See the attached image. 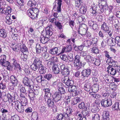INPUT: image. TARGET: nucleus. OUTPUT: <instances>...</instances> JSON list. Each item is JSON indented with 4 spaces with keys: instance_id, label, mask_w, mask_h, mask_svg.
Here are the masks:
<instances>
[{
    "instance_id": "5701e85b",
    "label": "nucleus",
    "mask_w": 120,
    "mask_h": 120,
    "mask_svg": "<svg viewBox=\"0 0 120 120\" xmlns=\"http://www.w3.org/2000/svg\"><path fill=\"white\" fill-rule=\"evenodd\" d=\"M46 68L43 65L40 66L38 68V70H39V72L40 74H44L46 71Z\"/></svg>"
},
{
    "instance_id": "a211bd4d",
    "label": "nucleus",
    "mask_w": 120,
    "mask_h": 120,
    "mask_svg": "<svg viewBox=\"0 0 120 120\" xmlns=\"http://www.w3.org/2000/svg\"><path fill=\"white\" fill-rule=\"evenodd\" d=\"M21 45V43H18L15 45L14 43H12L10 47L13 50L15 51L18 52L19 50L20 46Z\"/></svg>"
},
{
    "instance_id": "4468645a",
    "label": "nucleus",
    "mask_w": 120,
    "mask_h": 120,
    "mask_svg": "<svg viewBox=\"0 0 120 120\" xmlns=\"http://www.w3.org/2000/svg\"><path fill=\"white\" fill-rule=\"evenodd\" d=\"M11 82L14 86H16L18 83V80L16 77L12 75L10 77Z\"/></svg>"
},
{
    "instance_id": "e2e57ef3",
    "label": "nucleus",
    "mask_w": 120,
    "mask_h": 120,
    "mask_svg": "<svg viewBox=\"0 0 120 120\" xmlns=\"http://www.w3.org/2000/svg\"><path fill=\"white\" fill-rule=\"evenodd\" d=\"M12 60L13 62V65L15 67L17 68V67H19V64L17 63V61L14 59H13Z\"/></svg>"
},
{
    "instance_id": "ddd939ff",
    "label": "nucleus",
    "mask_w": 120,
    "mask_h": 120,
    "mask_svg": "<svg viewBox=\"0 0 120 120\" xmlns=\"http://www.w3.org/2000/svg\"><path fill=\"white\" fill-rule=\"evenodd\" d=\"M46 21L45 20H40L38 22L36 23V25L37 27V29H42L44 28L43 25L46 23Z\"/></svg>"
},
{
    "instance_id": "7c9ffc66",
    "label": "nucleus",
    "mask_w": 120,
    "mask_h": 120,
    "mask_svg": "<svg viewBox=\"0 0 120 120\" xmlns=\"http://www.w3.org/2000/svg\"><path fill=\"white\" fill-rule=\"evenodd\" d=\"M91 85L90 83L87 82L84 85L83 89L87 92L89 91L91 89Z\"/></svg>"
},
{
    "instance_id": "7ed1b4c3",
    "label": "nucleus",
    "mask_w": 120,
    "mask_h": 120,
    "mask_svg": "<svg viewBox=\"0 0 120 120\" xmlns=\"http://www.w3.org/2000/svg\"><path fill=\"white\" fill-rule=\"evenodd\" d=\"M27 12L29 16L32 19H34L38 15V10L35 7H33L32 9H29Z\"/></svg>"
},
{
    "instance_id": "473e14b6",
    "label": "nucleus",
    "mask_w": 120,
    "mask_h": 120,
    "mask_svg": "<svg viewBox=\"0 0 120 120\" xmlns=\"http://www.w3.org/2000/svg\"><path fill=\"white\" fill-rule=\"evenodd\" d=\"M28 6L30 7H35L37 6L36 2L34 1L30 0L28 2Z\"/></svg>"
},
{
    "instance_id": "ea45409f",
    "label": "nucleus",
    "mask_w": 120,
    "mask_h": 120,
    "mask_svg": "<svg viewBox=\"0 0 120 120\" xmlns=\"http://www.w3.org/2000/svg\"><path fill=\"white\" fill-rule=\"evenodd\" d=\"M99 111V109L96 105H95L92 106L91 109V111L92 112L94 113L98 112Z\"/></svg>"
},
{
    "instance_id": "0eeeda50",
    "label": "nucleus",
    "mask_w": 120,
    "mask_h": 120,
    "mask_svg": "<svg viewBox=\"0 0 120 120\" xmlns=\"http://www.w3.org/2000/svg\"><path fill=\"white\" fill-rule=\"evenodd\" d=\"M22 82L25 85L30 87H31L33 83L31 79L25 76L23 78Z\"/></svg>"
},
{
    "instance_id": "393cba45",
    "label": "nucleus",
    "mask_w": 120,
    "mask_h": 120,
    "mask_svg": "<svg viewBox=\"0 0 120 120\" xmlns=\"http://www.w3.org/2000/svg\"><path fill=\"white\" fill-rule=\"evenodd\" d=\"M52 69L53 71L55 74H59L60 71L59 68L56 64H54L53 65L52 67Z\"/></svg>"
},
{
    "instance_id": "4be33fe9",
    "label": "nucleus",
    "mask_w": 120,
    "mask_h": 120,
    "mask_svg": "<svg viewBox=\"0 0 120 120\" xmlns=\"http://www.w3.org/2000/svg\"><path fill=\"white\" fill-rule=\"evenodd\" d=\"M19 49H20V50L22 52V53L25 52L26 53L28 54L27 48L24 44H21Z\"/></svg>"
},
{
    "instance_id": "bb28decb",
    "label": "nucleus",
    "mask_w": 120,
    "mask_h": 120,
    "mask_svg": "<svg viewBox=\"0 0 120 120\" xmlns=\"http://www.w3.org/2000/svg\"><path fill=\"white\" fill-rule=\"evenodd\" d=\"M86 7L83 5L80 6L79 10L81 14H84L86 11Z\"/></svg>"
},
{
    "instance_id": "f704fd0d",
    "label": "nucleus",
    "mask_w": 120,
    "mask_h": 120,
    "mask_svg": "<svg viewBox=\"0 0 120 120\" xmlns=\"http://www.w3.org/2000/svg\"><path fill=\"white\" fill-rule=\"evenodd\" d=\"M40 112L42 113L45 112L47 110L46 107L45 105L41 104L39 107Z\"/></svg>"
},
{
    "instance_id": "8fccbe9b",
    "label": "nucleus",
    "mask_w": 120,
    "mask_h": 120,
    "mask_svg": "<svg viewBox=\"0 0 120 120\" xmlns=\"http://www.w3.org/2000/svg\"><path fill=\"white\" fill-rule=\"evenodd\" d=\"M111 38H112V39L110 40V41L109 40H108V43H110L111 45H112L114 46L116 44L115 38H112V37Z\"/></svg>"
},
{
    "instance_id": "cd10ccee",
    "label": "nucleus",
    "mask_w": 120,
    "mask_h": 120,
    "mask_svg": "<svg viewBox=\"0 0 120 120\" xmlns=\"http://www.w3.org/2000/svg\"><path fill=\"white\" fill-rule=\"evenodd\" d=\"M89 26L92 27L94 30H96L98 28L97 25L96 23L93 21H90L89 22Z\"/></svg>"
},
{
    "instance_id": "58836bf2",
    "label": "nucleus",
    "mask_w": 120,
    "mask_h": 120,
    "mask_svg": "<svg viewBox=\"0 0 120 120\" xmlns=\"http://www.w3.org/2000/svg\"><path fill=\"white\" fill-rule=\"evenodd\" d=\"M81 99L78 98H76L73 99V100L72 102V106L77 104L80 101Z\"/></svg>"
},
{
    "instance_id": "37998d69",
    "label": "nucleus",
    "mask_w": 120,
    "mask_h": 120,
    "mask_svg": "<svg viewBox=\"0 0 120 120\" xmlns=\"http://www.w3.org/2000/svg\"><path fill=\"white\" fill-rule=\"evenodd\" d=\"M101 28V29L105 31L107 30H108V29H109V28L108 27L107 24L105 22H104L103 23L102 25Z\"/></svg>"
},
{
    "instance_id": "c85d7f7f",
    "label": "nucleus",
    "mask_w": 120,
    "mask_h": 120,
    "mask_svg": "<svg viewBox=\"0 0 120 120\" xmlns=\"http://www.w3.org/2000/svg\"><path fill=\"white\" fill-rule=\"evenodd\" d=\"M112 57L110 58V59H107V61H109V64L111 65L110 66H117L116 64L117 62L116 61L113 60L112 59Z\"/></svg>"
},
{
    "instance_id": "4c0bfd02",
    "label": "nucleus",
    "mask_w": 120,
    "mask_h": 120,
    "mask_svg": "<svg viewBox=\"0 0 120 120\" xmlns=\"http://www.w3.org/2000/svg\"><path fill=\"white\" fill-rule=\"evenodd\" d=\"M28 54L26 53H22L20 56L22 60L24 61H26L28 59Z\"/></svg>"
},
{
    "instance_id": "412c9836",
    "label": "nucleus",
    "mask_w": 120,
    "mask_h": 120,
    "mask_svg": "<svg viewBox=\"0 0 120 120\" xmlns=\"http://www.w3.org/2000/svg\"><path fill=\"white\" fill-rule=\"evenodd\" d=\"M91 73V70L90 69H86L83 70L82 72V75L84 77H88Z\"/></svg>"
},
{
    "instance_id": "dca6fc26",
    "label": "nucleus",
    "mask_w": 120,
    "mask_h": 120,
    "mask_svg": "<svg viewBox=\"0 0 120 120\" xmlns=\"http://www.w3.org/2000/svg\"><path fill=\"white\" fill-rule=\"evenodd\" d=\"M63 97L61 94L57 91L55 92L52 96L53 100L61 99Z\"/></svg>"
},
{
    "instance_id": "79ce46f5",
    "label": "nucleus",
    "mask_w": 120,
    "mask_h": 120,
    "mask_svg": "<svg viewBox=\"0 0 120 120\" xmlns=\"http://www.w3.org/2000/svg\"><path fill=\"white\" fill-rule=\"evenodd\" d=\"M58 6L57 8V11L58 13L60 12L61 11V0H58Z\"/></svg>"
},
{
    "instance_id": "3c124183",
    "label": "nucleus",
    "mask_w": 120,
    "mask_h": 120,
    "mask_svg": "<svg viewBox=\"0 0 120 120\" xmlns=\"http://www.w3.org/2000/svg\"><path fill=\"white\" fill-rule=\"evenodd\" d=\"M61 94V95L63 97L64 95V94H65L66 92L64 88L63 87H60L59 88L58 91H57Z\"/></svg>"
},
{
    "instance_id": "423d86ee",
    "label": "nucleus",
    "mask_w": 120,
    "mask_h": 120,
    "mask_svg": "<svg viewBox=\"0 0 120 120\" xmlns=\"http://www.w3.org/2000/svg\"><path fill=\"white\" fill-rule=\"evenodd\" d=\"M68 90L69 92H71L70 95L74 97L78 94V92L77 91V87L75 86H69Z\"/></svg>"
},
{
    "instance_id": "de8ad7c7",
    "label": "nucleus",
    "mask_w": 120,
    "mask_h": 120,
    "mask_svg": "<svg viewBox=\"0 0 120 120\" xmlns=\"http://www.w3.org/2000/svg\"><path fill=\"white\" fill-rule=\"evenodd\" d=\"M50 89L49 88H44L43 90V92L46 95H48L49 94L51 95V93L50 92Z\"/></svg>"
},
{
    "instance_id": "5fc2aeb1",
    "label": "nucleus",
    "mask_w": 120,
    "mask_h": 120,
    "mask_svg": "<svg viewBox=\"0 0 120 120\" xmlns=\"http://www.w3.org/2000/svg\"><path fill=\"white\" fill-rule=\"evenodd\" d=\"M6 83L2 81L0 83V89L3 90H4L6 89Z\"/></svg>"
},
{
    "instance_id": "f8f14e48",
    "label": "nucleus",
    "mask_w": 120,
    "mask_h": 120,
    "mask_svg": "<svg viewBox=\"0 0 120 120\" xmlns=\"http://www.w3.org/2000/svg\"><path fill=\"white\" fill-rule=\"evenodd\" d=\"M12 10V8L9 6L5 8L0 7V13H4L6 15H7L11 12Z\"/></svg>"
},
{
    "instance_id": "f257e3e1",
    "label": "nucleus",
    "mask_w": 120,
    "mask_h": 120,
    "mask_svg": "<svg viewBox=\"0 0 120 120\" xmlns=\"http://www.w3.org/2000/svg\"><path fill=\"white\" fill-rule=\"evenodd\" d=\"M52 25H50L46 28L45 32H43L40 38L41 42L45 44L49 40V36L52 35L53 34L52 29Z\"/></svg>"
},
{
    "instance_id": "6ab92c4d",
    "label": "nucleus",
    "mask_w": 120,
    "mask_h": 120,
    "mask_svg": "<svg viewBox=\"0 0 120 120\" xmlns=\"http://www.w3.org/2000/svg\"><path fill=\"white\" fill-rule=\"evenodd\" d=\"M87 30L82 25H80L79 28L78 32L81 35L86 34Z\"/></svg>"
},
{
    "instance_id": "6e6552de",
    "label": "nucleus",
    "mask_w": 120,
    "mask_h": 120,
    "mask_svg": "<svg viewBox=\"0 0 120 120\" xmlns=\"http://www.w3.org/2000/svg\"><path fill=\"white\" fill-rule=\"evenodd\" d=\"M101 104L102 106L103 107H109L112 105V100L110 99H103L101 101Z\"/></svg>"
},
{
    "instance_id": "2f4dec72",
    "label": "nucleus",
    "mask_w": 120,
    "mask_h": 120,
    "mask_svg": "<svg viewBox=\"0 0 120 120\" xmlns=\"http://www.w3.org/2000/svg\"><path fill=\"white\" fill-rule=\"evenodd\" d=\"M94 58H93L90 55H88L85 57H84V59H85L86 61L88 62L89 63H92L93 61V60Z\"/></svg>"
},
{
    "instance_id": "6e6d98bb",
    "label": "nucleus",
    "mask_w": 120,
    "mask_h": 120,
    "mask_svg": "<svg viewBox=\"0 0 120 120\" xmlns=\"http://www.w3.org/2000/svg\"><path fill=\"white\" fill-rule=\"evenodd\" d=\"M57 27L59 29L61 30L63 29V27L60 22L59 21H57L55 23V24Z\"/></svg>"
},
{
    "instance_id": "09e8293b",
    "label": "nucleus",
    "mask_w": 120,
    "mask_h": 120,
    "mask_svg": "<svg viewBox=\"0 0 120 120\" xmlns=\"http://www.w3.org/2000/svg\"><path fill=\"white\" fill-rule=\"evenodd\" d=\"M93 59L92 63H94L96 66H98L100 65L101 63V61L100 60L98 59H96L95 58Z\"/></svg>"
},
{
    "instance_id": "9d476101",
    "label": "nucleus",
    "mask_w": 120,
    "mask_h": 120,
    "mask_svg": "<svg viewBox=\"0 0 120 120\" xmlns=\"http://www.w3.org/2000/svg\"><path fill=\"white\" fill-rule=\"evenodd\" d=\"M60 69L61 71V74L64 77L68 76L69 75L70 71L69 69L66 68L64 65L62 64L61 66Z\"/></svg>"
},
{
    "instance_id": "9b49d317",
    "label": "nucleus",
    "mask_w": 120,
    "mask_h": 120,
    "mask_svg": "<svg viewBox=\"0 0 120 120\" xmlns=\"http://www.w3.org/2000/svg\"><path fill=\"white\" fill-rule=\"evenodd\" d=\"M6 56L5 55H3L0 57V64L2 66L7 67L8 65L10 64L8 61H6Z\"/></svg>"
},
{
    "instance_id": "1a4fd4ad",
    "label": "nucleus",
    "mask_w": 120,
    "mask_h": 120,
    "mask_svg": "<svg viewBox=\"0 0 120 120\" xmlns=\"http://www.w3.org/2000/svg\"><path fill=\"white\" fill-rule=\"evenodd\" d=\"M63 79V82L68 87L72 86L74 84L73 81L71 79H70L68 76L64 77Z\"/></svg>"
},
{
    "instance_id": "052dcab7",
    "label": "nucleus",
    "mask_w": 120,
    "mask_h": 120,
    "mask_svg": "<svg viewBox=\"0 0 120 120\" xmlns=\"http://www.w3.org/2000/svg\"><path fill=\"white\" fill-rule=\"evenodd\" d=\"M7 97L8 99V101L9 102H11L13 101V100L14 99V97H12L11 95L9 94H7Z\"/></svg>"
},
{
    "instance_id": "a18cd8bd",
    "label": "nucleus",
    "mask_w": 120,
    "mask_h": 120,
    "mask_svg": "<svg viewBox=\"0 0 120 120\" xmlns=\"http://www.w3.org/2000/svg\"><path fill=\"white\" fill-rule=\"evenodd\" d=\"M52 75L50 74H47L46 75H45L44 76V78L45 79L48 81L51 80V79L52 77Z\"/></svg>"
},
{
    "instance_id": "774afa93",
    "label": "nucleus",
    "mask_w": 120,
    "mask_h": 120,
    "mask_svg": "<svg viewBox=\"0 0 120 120\" xmlns=\"http://www.w3.org/2000/svg\"><path fill=\"white\" fill-rule=\"evenodd\" d=\"M6 18L7 20L6 21V23L8 25H10L12 23V20L10 19V18L8 16H7Z\"/></svg>"
},
{
    "instance_id": "338daca9",
    "label": "nucleus",
    "mask_w": 120,
    "mask_h": 120,
    "mask_svg": "<svg viewBox=\"0 0 120 120\" xmlns=\"http://www.w3.org/2000/svg\"><path fill=\"white\" fill-rule=\"evenodd\" d=\"M97 13L101 14L102 13H103L104 11V10L103 8V7L101 6V8L99 7V8H97Z\"/></svg>"
},
{
    "instance_id": "603ef678",
    "label": "nucleus",
    "mask_w": 120,
    "mask_h": 120,
    "mask_svg": "<svg viewBox=\"0 0 120 120\" xmlns=\"http://www.w3.org/2000/svg\"><path fill=\"white\" fill-rule=\"evenodd\" d=\"M43 77L41 75H39V76L36 77V79L37 81L39 82H40L42 81H44V80L42 78Z\"/></svg>"
},
{
    "instance_id": "bf43d9fd",
    "label": "nucleus",
    "mask_w": 120,
    "mask_h": 120,
    "mask_svg": "<svg viewBox=\"0 0 120 120\" xmlns=\"http://www.w3.org/2000/svg\"><path fill=\"white\" fill-rule=\"evenodd\" d=\"M119 103L118 102H115L112 106V107L114 108L116 110H118L119 109Z\"/></svg>"
},
{
    "instance_id": "a878e982",
    "label": "nucleus",
    "mask_w": 120,
    "mask_h": 120,
    "mask_svg": "<svg viewBox=\"0 0 120 120\" xmlns=\"http://www.w3.org/2000/svg\"><path fill=\"white\" fill-rule=\"evenodd\" d=\"M46 103L49 107H52L54 105L53 100L51 98H48L46 102Z\"/></svg>"
},
{
    "instance_id": "c756f323",
    "label": "nucleus",
    "mask_w": 120,
    "mask_h": 120,
    "mask_svg": "<svg viewBox=\"0 0 120 120\" xmlns=\"http://www.w3.org/2000/svg\"><path fill=\"white\" fill-rule=\"evenodd\" d=\"M58 51V48L57 47L52 48L50 49L49 50V53L52 55L57 54Z\"/></svg>"
},
{
    "instance_id": "13d9d810",
    "label": "nucleus",
    "mask_w": 120,
    "mask_h": 120,
    "mask_svg": "<svg viewBox=\"0 0 120 120\" xmlns=\"http://www.w3.org/2000/svg\"><path fill=\"white\" fill-rule=\"evenodd\" d=\"M60 84V82L56 81L53 82L52 85L55 87H57L59 86Z\"/></svg>"
},
{
    "instance_id": "72a5a7b5",
    "label": "nucleus",
    "mask_w": 120,
    "mask_h": 120,
    "mask_svg": "<svg viewBox=\"0 0 120 120\" xmlns=\"http://www.w3.org/2000/svg\"><path fill=\"white\" fill-rule=\"evenodd\" d=\"M92 44V42L89 40H85L83 41L82 45L84 46L89 47Z\"/></svg>"
},
{
    "instance_id": "0e129e2a",
    "label": "nucleus",
    "mask_w": 120,
    "mask_h": 120,
    "mask_svg": "<svg viewBox=\"0 0 120 120\" xmlns=\"http://www.w3.org/2000/svg\"><path fill=\"white\" fill-rule=\"evenodd\" d=\"M20 91L21 93H26V91L27 89L25 88V87H24L22 86H21L20 87Z\"/></svg>"
},
{
    "instance_id": "49530a36",
    "label": "nucleus",
    "mask_w": 120,
    "mask_h": 120,
    "mask_svg": "<svg viewBox=\"0 0 120 120\" xmlns=\"http://www.w3.org/2000/svg\"><path fill=\"white\" fill-rule=\"evenodd\" d=\"M92 120H100V116L98 113L94 114L92 115Z\"/></svg>"
},
{
    "instance_id": "e433bc0d",
    "label": "nucleus",
    "mask_w": 120,
    "mask_h": 120,
    "mask_svg": "<svg viewBox=\"0 0 120 120\" xmlns=\"http://www.w3.org/2000/svg\"><path fill=\"white\" fill-rule=\"evenodd\" d=\"M7 34L6 31L4 29H1L0 30V36L3 38H5L7 37Z\"/></svg>"
},
{
    "instance_id": "680f3d73",
    "label": "nucleus",
    "mask_w": 120,
    "mask_h": 120,
    "mask_svg": "<svg viewBox=\"0 0 120 120\" xmlns=\"http://www.w3.org/2000/svg\"><path fill=\"white\" fill-rule=\"evenodd\" d=\"M10 120H20V119L19 116L15 115L11 117Z\"/></svg>"
},
{
    "instance_id": "39448f33",
    "label": "nucleus",
    "mask_w": 120,
    "mask_h": 120,
    "mask_svg": "<svg viewBox=\"0 0 120 120\" xmlns=\"http://www.w3.org/2000/svg\"><path fill=\"white\" fill-rule=\"evenodd\" d=\"M14 103L15 109L18 112L22 113L23 112L25 108L22 105L20 102L18 101L14 102Z\"/></svg>"
},
{
    "instance_id": "a19ab883",
    "label": "nucleus",
    "mask_w": 120,
    "mask_h": 120,
    "mask_svg": "<svg viewBox=\"0 0 120 120\" xmlns=\"http://www.w3.org/2000/svg\"><path fill=\"white\" fill-rule=\"evenodd\" d=\"M20 101L21 102V104L25 108V106L27 103V100L26 98H23L22 99H20Z\"/></svg>"
},
{
    "instance_id": "69168bd1",
    "label": "nucleus",
    "mask_w": 120,
    "mask_h": 120,
    "mask_svg": "<svg viewBox=\"0 0 120 120\" xmlns=\"http://www.w3.org/2000/svg\"><path fill=\"white\" fill-rule=\"evenodd\" d=\"M116 44L120 47V37L119 36H117L115 38Z\"/></svg>"
},
{
    "instance_id": "aec40b11",
    "label": "nucleus",
    "mask_w": 120,
    "mask_h": 120,
    "mask_svg": "<svg viewBox=\"0 0 120 120\" xmlns=\"http://www.w3.org/2000/svg\"><path fill=\"white\" fill-rule=\"evenodd\" d=\"M97 5H93L90 9V10L91 12L93 14V15L94 16H95L97 13Z\"/></svg>"
},
{
    "instance_id": "c03bdc74",
    "label": "nucleus",
    "mask_w": 120,
    "mask_h": 120,
    "mask_svg": "<svg viewBox=\"0 0 120 120\" xmlns=\"http://www.w3.org/2000/svg\"><path fill=\"white\" fill-rule=\"evenodd\" d=\"M36 52L38 53H40L41 50V47L40 44H36Z\"/></svg>"
},
{
    "instance_id": "c9c22d12",
    "label": "nucleus",
    "mask_w": 120,
    "mask_h": 120,
    "mask_svg": "<svg viewBox=\"0 0 120 120\" xmlns=\"http://www.w3.org/2000/svg\"><path fill=\"white\" fill-rule=\"evenodd\" d=\"M99 90L98 84H94L91 87V90L92 92L95 93L97 92Z\"/></svg>"
},
{
    "instance_id": "2eb2a0df",
    "label": "nucleus",
    "mask_w": 120,
    "mask_h": 120,
    "mask_svg": "<svg viewBox=\"0 0 120 120\" xmlns=\"http://www.w3.org/2000/svg\"><path fill=\"white\" fill-rule=\"evenodd\" d=\"M28 87V90H27L28 92L29 93H28L29 96L30 98H31V99L32 100L34 99L33 98L35 97L34 94H39V92L38 91L37 93H34L33 91L31 88H32L31 87Z\"/></svg>"
},
{
    "instance_id": "864d4df0",
    "label": "nucleus",
    "mask_w": 120,
    "mask_h": 120,
    "mask_svg": "<svg viewBox=\"0 0 120 120\" xmlns=\"http://www.w3.org/2000/svg\"><path fill=\"white\" fill-rule=\"evenodd\" d=\"M105 117V118L107 119H109V112L108 111H105L104 112L103 115V117L104 118Z\"/></svg>"
},
{
    "instance_id": "b1692460",
    "label": "nucleus",
    "mask_w": 120,
    "mask_h": 120,
    "mask_svg": "<svg viewBox=\"0 0 120 120\" xmlns=\"http://www.w3.org/2000/svg\"><path fill=\"white\" fill-rule=\"evenodd\" d=\"M67 116L69 117V115L66 113H63L58 114H57L56 117V118L58 120H62L64 117Z\"/></svg>"
},
{
    "instance_id": "f3484780",
    "label": "nucleus",
    "mask_w": 120,
    "mask_h": 120,
    "mask_svg": "<svg viewBox=\"0 0 120 120\" xmlns=\"http://www.w3.org/2000/svg\"><path fill=\"white\" fill-rule=\"evenodd\" d=\"M107 71L108 73L112 75H114L117 73V71L115 69L111 67V66L109 65L107 68Z\"/></svg>"
},
{
    "instance_id": "20e7f679",
    "label": "nucleus",
    "mask_w": 120,
    "mask_h": 120,
    "mask_svg": "<svg viewBox=\"0 0 120 120\" xmlns=\"http://www.w3.org/2000/svg\"><path fill=\"white\" fill-rule=\"evenodd\" d=\"M80 56L76 55L74 60V67L77 70L80 69L82 68V63L80 61Z\"/></svg>"
},
{
    "instance_id": "4d7b16f0",
    "label": "nucleus",
    "mask_w": 120,
    "mask_h": 120,
    "mask_svg": "<svg viewBox=\"0 0 120 120\" xmlns=\"http://www.w3.org/2000/svg\"><path fill=\"white\" fill-rule=\"evenodd\" d=\"M90 94L92 97L96 99L99 98L100 97V95L98 94H95V93H91Z\"/></svg>"
},
{
    "instance_id": "f03ea898",
    "label": "nucleus",
    "mask_w": 120,
    "mask_h": 120,
    "mask_svg": "<svg viewBox=\"0 0 120 120\" xmlns=\"http://www.w3.org/2000/svg\"><path fill=\"white\" fill-rule=\"evenodd\" d=\"M33 59V63L31 65L30 67L32 70L36 71L38 70V67L42 65V61L39 58L35 57Z\"/></svg>"
}]
</instances>
